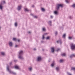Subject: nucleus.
I'll list each match as a JSON object with an SVG mask.
<instances>
[{
    "label": "nucleus",
    "instance_id": "39448f33",
    "mask_svg": "<svg viewBox=\"0 0 75 75\" xmlns=\"http://www.w3.org/2000/svg\"><path fill=\"white\" fill-rule=\"evenodd\" d=\"M21 9V6H18V8H17V9L19 11V10H20Z\"/></svg>",
    "mask_w": 75,
    "mask_h": 75
},
{
    "label": "nucleus",
    "instance_id": "72a5a7b5",
    "mask_svg": "<svg viewBox=\"0 0 75 75\" xmlns=\"http://www.w3.org/2000/svg\"><path fill=\"white\" fill-rule=\"evenodd\" d=\"M57 33H58V32H57V31H56L55 33V35H57Z\"/></svg>",
    "mask_w": 75,
    "mask_h": 75
},
{
    "label": "nucleus",
    "instance_id": "473e14b6",
    "mask_svg": "<svg viewBox=\"0 0 75 75\" xmlns=\"http://www.w3.org/2000/svg\"><path fill=\"white\" fill-rule=\"evenodd\" d=\"M63 62V60H62V59H61L60 60V62Z\"/></svg>",
    "mask_w": 75,
    "mask_h": 75
},
{
    "label": "nucleus",
    "instance_id": "4468645a",
    "mask_svg": "<svg viewBox=\"0 0 75 75\" xmlns=\"http://www.w3.org/2000/svg\"><path fill=\"white\" fill-rule=\"evenodd\" d=\"M51 23H52L51 21H49L48 22V24H49L50 25H51Z\"/></svg>",
    "mask_w": 75,
    "mask_h": 75
},
{
    "label": "nucleus",
    "instance_id": "58836bf2",
    "mask_svg": "<svg viewBox=\"0 0 75 75\" xmlns=\"http://www.w3.org/2000/svg\"><path fill=\"white\" fill-rule=\"evenodd\" d=\"M59 50H60V49H58L57 50V51H59Z\"/></svg>",
    "mask_w": 75,
    "mask_h": 75
},
{
    "label": "nucleus",
    "instance_id": "f8f14e48",
    "mask_svg": "<svg viewBox=\"0 0 75 75\" xmlns=\"http://www.w3.org/2000/svg\"><path fill=\"white\" fill-rule=\"evenodd\" d=\"M14 68H15L16 69H19L18 66H16L14 67Z\"/></svg>",
    "mask_w": 75,
    "mask_h": 75
},
{
    "label": "nucleus",
    "instance_id": "e433bc0d",
    "mask_svg": "<svg viewBox=\"0 0 75 75\" xmlns=\"http://www.w3.org/2000/svg\"><path fill=\"white\" fill-rule=\"evenodd\" d=\"M67 74H68V75H72V74H71L69 73V72H68Z\"/></svg>",
    "mask_w": 75,
    "mask_h": 75
},
{
    "label": "nucleus",
    "instance_id": "864d4df0",
    "mask_svg": "<svg viewBox=\"0 0 75 75\" xmlns=\"http://www.w3.org/2000/svg\"><path fill=\"white\" fill-rule=\"evenodd\" d=\"M0 28H1V27H0Z\"/></svg>",
    "mask_w": 75,
    "mask_h": 75
},
{
    "label": "nucleus",
    "instance_id": "1a4fd4ad",
    "mask_svg": "<svg viewBox=\"0 0 75 75\" xmlns=\"http://www.w3.org/2000/svg\"><path fill=\"white\" fill-rule=\"evenodd\" d=\"M75 57V55L74 54H72L70 56V57L71 58H72L73 57Z\"/></svg>",
    "mask_w": 75,
    "mask_h": 75
},
{
    "label": "nucleus",
    "instance_id": "ea45409f",
    "mask_svg": "<svg viewBox=\"0 0 75 75\" xmlns=\"http://www.w3.org/2000/svg\"><path fill=\"white\" fill-rule=\"evenodd\" d=\"M50 18H53V17H52V16H50Z\"/></svg>",
    "mask_w": 75,
    "mask_h": 75
},
{
    "label": "nucleus",
    "instance_id": "7c9ffc66",
    "mask_svg": "<svg viewBox=\"0 0 75 75\" xmlns=\"http://www.w3.org/2000/svg\"><path fill=\"white\" fill-rule=\"evenodd\" d=\"M72 38L71 37H69V40H71V39H72Z\"/></svg>",
    "mask_w": 75,
    "mask_h": 75
},
{
    "label": "nucleus",
    "instance_id": "c9c22d12",
    "mask_svg": "<svg viewBox=\"0 0 75 75\" xmlns=\"http://www.w3.org/2000/svg\"><path fill=\"white\" fill-rule=\"evenodd\" d=\"M45 38V37H44V35H43L42 39H44Z\"/></svg>",
    "mask_w": 75,
    "mask_h": 75
},
{
    "label": "nucleus",
    "instance_id": "de8ad7c7",
    "mask_svg": "<svg viewBox=\"0 0 75 75\" xmlns=\"http://www.w3.org/2000/svg\"><path fill=\"white\" fill-rule=\"evenodd\" d=\"M34 50H36V49H35V48H34Z\"/></svg>",
    "mask_w": 75,
    "mask_h": 75
},
{
    "label": "nucleus",
    "instance_id": "a19ab883",
    "mask_svg": "<svg viewBox=\"0 0 75 75\" xmlns=\"http://www.w3.org/2000/svg\"><path fill=\"white\" fill-rule=\"evenodd\" d=\"M32 7H33V8L34 7V5H32Z\"/></svg>",
    "mask_w": 75,
    "mask_h": 75
},
{
    "label": "nucleus",
    "instance_id": "6e6552de",
    "mask_svg": "<svg viewBox=\"0 0 75 75\" xmlns=\"http://www.w3.org/2000/svg\"><path fill=\"white\" fill-rule=\"evenodd\" d=\"M9 45L10 47H12L13 46V43L12 42H9Z\"/></svg>",
    "mask_w": 75,
    "mask_h": 75
},
{
    "label": "nucleus",
    "instance_id": "5701e85b",
    "mask_svg": "<svg viewBox=\"0 0 75 75\" xmlns=\"http://www.w3.org/2000/svg\"><path fill=\"white\" fill-rule=\"evenodd\" d=\"M50 37L49 36H47V37L46 38V39L47 40H49V39H50Z\"/></svg>",
    "mask_w": 75,
    "mask_h": 75
},
{
    "label": "nucleus",
    "instance_id": "c756f323",
    "mask_svg": "<svg viewBox=\"0 0 75 75\" xmlns=\"http://www.w3.org/2000/svg\"><path fill=\"white\" fill-rule=\"evenodd\" d=\"M34 18H38V17L37 16H34Z\"/></svg>",
    "mask_w": 75,
    "mask_h": 75
},
{
    "label": "nucleus",
    "instance_id": "a211bd4d",
    "mask_svg": "<svg viewBox=\"0 0 75 75\" xmlns=\"http://www.w3.org/2000/svg\"><path fill=\"white\" fill-rule=\"evenodd\" d=\"M1 54L2 55H5V53H4V52H2L1 53Z\"/></svg>",
    "mask_w": 75,
    "mask_h": 75
},
{
    "label": "nucleus",
    "instance_id": "bb28decb",
    "mask_svg": "<svg viewBox=\"0 0 75 75\" xmlns=\"http://www.w3.org/2000/svg\"><path fill=\"white\" fill-rule=\"evenodd\" d=\"M15 27H16L17 25V22H16L15 23Z\"/></svg>",
    "mask_w": 75,
    "mask_h": 75
},
{
    "label": "nucleus",
    "instance_id": "2f4dec72",
    "mask_svg": "<svg viewBox=\"0 0 75 75\" xmlns=\"http://www.w3.org/2000/svg\"><path fill=\"white\" fill-rule=\"evenodd\" d=\"M13 40H14V41H16V39L15 38H14L13 39Z\"/></svg>",
    "mask_w": 75,
    "mask_h": 75
},
{
    "label": "nucleus",
    "instance_id": "2eb2a0df",
    "mask_svg": "<svg viewBox=\"0 0 75 75\" xmlns=\"http://www.w3.org/2000/svg\"><path fill=\"white\" fill-rule=\"evenodd\" d=\"M56 70L57 71H58L59 70V67H57L56 68Z\"/></svg>",
    "mask_w": 75,
    "mask_h": 75
},
{
    "label": "nucleus",
    "instance_id": "f257e3e1",
    "mask_svg": "<svg viewBox=\"0 0 75 75\" xmlns=\"http://www.w3.org/2000/svg\"><path fill=\"white\" fill-rule=\"evenodd\" d=\"M23 55V50L20 51L19 52V55H18V58H19L20 59H24Z\"/></svg>",
    "mask_w": 75,
    "mask_h": 75
},
{
    "label": "nucleus",
    "instance_id": "09e8293b",
    "mask_svg": "<svg viewBox=\"0 0 75 75\" xmlns=\"http://www.w3.org/2000/svg\"><path fill=\"white\" fill-rule=\"evenodd\" d=\"M31 16H33V14H30Z\"/></svg>",
    "mask_w": 75,
    "mask_h": 75
},
{
    "label": "nucleus",
    "instance_id": "3c124183",
    "mask_svg": "<svg viewBox=\"0 0 75 75\" xmlns=\"http://www.w3.org/2000/svg\"><path fill=\"white\" fill-rule=\"evenodd\" d=\"M48 61H49V62H50V61L49 60Z\"/></svg>",
    "mask_w": 75,
    "mask_h": 75
},
{
    "label": "nucleus",
    "instance_id": "f3484780",
    "mask_svg": "<svg viewBox=\"0 0 75 75\" xmlns=\"http://www.w3.org/2000/svg\"><path fill=\"white\" fill-rule=\"evenodd\" d=\"M71 70H73V71H75V67H72L71 69Z\"/></svg>",
    "mask_w": 75,
    "mask_h": 75
},
{
    "label": "nucleus",
    "instance_id": "c85d7f7f",
    "mask_svg": "<svg viewBox=\"0 0 75 75\" xmlns=\"http://www.w3.org/2000/svg\"><path fill=\"white\" fill-rule=\"evenodd\" d=\"M69 18H70V19H72V17L71 16H69Z\"/></svg>",
    "mask_w": 75,
    "mask_h": 75
},
{
    "label": "nucleus",
    "instance_id": "9b49d317",
    "mask_svg": "<svg viewBox=\"0 0 75 75\" xmlns=\"http://www.w3.org/2000/svg\"><path fill=\"white\" fill-rule=\"evenodd\" d=\"M54 64H55V61H53V63L51 64L52 67H54Z\"/></svg>",
    "mask_w": 75,
    "mask_h": 75
},
{
    "label": "nucleus",
    "instance_id": "a878e982",
    "mask_svg": "<svg viewBox=\"0 0 75 75\" xmlns=\"http://www.w3.org/2000/svg\"><path fill=\"white\" fill-rule=\"evenodd\" d=\"M42 30L43 31H45V28H42Z\"/></svg>",
    "mask_w": 75,
    "mask_h": 75
},
{
    "label": "nucleus",
    "instance_id": "393cba45",
    "mask_svg": "<svg viewBox=\"0 0 75 75\" xmlns=\"http://www.w3.org/2000/svg\"><path fill=\"white\" fill-rule=\"evenodd\" d=\"M29 71H31V70H32V67H30V68H29Z\"/></svg>",
    "mask_w": 75,
    "mask_h": 75
},
{
    "label": "nucleus",
    "instance_id": "20e7f679",
    "mask_svg": "<svg viewBox=\"0 0 75 75\" xmlns=\"http://www.w3.org/2000/svg\"><path fill=\"white\" fill-rule=\"evenodd\" d=\"M70 46L71 47V48L72 50H74L75 49V44H74L71 43L70 44Z\"/></svg>",
    "mask_w": 75,
    "mask_h": 75
},
{
    "label": "nucleus",
    "instance_id": "cd10ccee",
    "mask_svg": "<svg viewBox=\"0 0 75 75\" xmlns=\"http://www.w3.org/2000/svg\"><path fill=\"white\" fill-rule=\"evenodd\" d=\"M65 2H66L67 3H69V1L68 0H65Z\"/></svg>",
    "mask_w": 75,
    "mask_h": 75
},
{
    "label": "nucleus",
    "instance_id": "c03bdc74",
    "mask_svg": "<svg viewBox=\"0 0 75 75\" xmlns=\"http://www.w3.org/2000/svg\"><path fill=\"white\" fill-rule=\"evenodd\" d=\"M3 3H5L6 2H5V1H4Z\"/></svg>",
    "mask_w": 75,
    "mask_h": 75
},
{
    "label": "nucleus",
    "instance_id": "dca6fc26",
    "mask_svg": "<svg viewBox=\"0 0 75 75\" xmlns=\"http://www.w3.org/2000/svg\"><path fill=\"white\" fill-rule=\"evenodd\" d=\"M71 7L73 8H75V4H73L72 5Z\"/></svg>",
    "mask_w": 75,
    "mask_h": 75
},
{
    "label": "nucleus",
    "instance_id": "ddd939ff",
    "mask_svg": "<svg viewBox=\"0 0 75 75\" xmlns=\"http://www.w3.org/2000/svg\"><path fill=\"white\" fill-rule=\"evenodd\" d=\"M65 37H66V34H64L63 35L62 37L64 38H65Z\"/></svg>",
    "mask_w": 75,
    "mask_h": 75
},
{
    "label": "nucleus",
    "instance_id": "f03ea898",
    "mask_svg": "<svg viewBox=\"0 0 75 75\" xmlns=\"http://www.w3.org/2000/svg\"><path fill=\"white\" fill-rule=\"evenodd\" d=\"M7 71H8V72L10 73V74H13V75H16V73L13 72V71H11V70H10V69H9V66H8V65L7 66Z\"/></svg>",
    "mask_w": 75,
    "mask_h": 75
},
{
    "label": "nucleus",
    "instance_id": "4c0bfd02",
    "mask_svg": "<svg viewBox=\"0 0 75 75\" xmlns=\"http://www.w3.org/2000/svg\"><path fill=\"white\" fill-rule=\"evenodd\" d=\"M10 65H11L12 64V62H11L10 63H9Z\"/></svg>",
    "mask_w": 75,
    "mask_h": 75
},
{
    "label": "nucleus",
    "instance_id": "49530a36",
    "mask_svg": "<svg viewBox=\"0 0 75 75\" xmlns=\"http://www.w3.org/2000/svg\"><path fill=\"white\" fill-rule=\"evenodd\" d=\"M44 42L43 41H42L41 42H42V43Z\"/></svg>",
    "mask_w": 75,
    "mask_h": 75
},
{
    "label": "nucleus",
    "instance_id": "37998d69",
    "mask_svg": "<svg viewBox=\"0 0 75 75\" xmlns=\"http://www.w3.org/2000/svg\"><path fill=\"white\" fill-rule=\"evenodd\" d=\"M14 62H16V61H17V60H14Z\"/></svg>",
    "mask_w": 75,
    "mask_h": 75
},
{
    "label": "nucleus",
    "instance_id": "412c9836",
    "mask_svg": "<svg viewBox=\"0 0 75 75\" xmlns=\"http://www.w3.org/2000/svg\"><path fill=\"white\" fill-rule=\"evenodd\" d=\"M41 10L42 11H45V9L44 8H41Z\"/></svg>",
    "mask_w": 75,
    "mask_h": 75
},
{
    "label": "nucleus",
    "instance_id": "9d476101",
    "mask_svg": "<svg viewBox=\"0 0 75 75\" xmlns=\"http://www.w3.org/2000/svg\"><path fill=\"white\" fill-rule=\"evenodd\" d=\"M57 43H58V42H59L60 44H62V42H61V40H58V41H57Z\"/></svg>",
    "mask_w": 75,
    "mask_h": 75
},
{
    "label": "nucleus",
    "instance_id": "a18cd8bd",
    "mask_svg": "<svg viewBox=\"0 0 75 75\" xmlns=\"http://www.w3.org/2000/svg\"><path fill=\"white\" fill-rule=\"evenodd\" d=\"M28 33H31V32H28Z\"/></svg>",
    "mask_w": 75,
    "mask_h": 75
},
{
    "label": "nucleus",
    "instance_id": "603ef678",
    "mask_svg": "<svg viewBox=\"0 0 75 75\" xmlns=\"http://www.w3.org/2000/svg\"><path fill=\"white\" fill-rule=\"evenodd\" d=\"M42 50H43V51H44V50L43 49H42Z\"/></svg>",
    "mask_w": 75,
    "mask_h": 75
},
{
    "label": "nucleus",
    "instance_id": "aec40b11",
    "mask_svg": "<svg viewBox=\"0 0 75 75\" xmlns=\"http://www.w3.org/2000/svg\"><path fill=\"white\" fill-rule=\"evenodd\" d=\"M62 56H65V55H66V54H65V53H63L62 54Z\"/></svg>",
    "mask_w": 75,
    "mask_h": 75
},
{
    "label": "nucleus",
    "instance_id": "4be33fe9",
    "mask_svg": "<svg viewBox=\"0 0 75 75\" xmlns=\"http://www.w3.org/2000/svg\"><path fill=\"white\" fill-rule=\"evenodd\" d=\"M25 11H29V10H28L27 9V8H25Z\"/></svg>",
    "mask_w": 75,
    "mask_h": 75
},
{
    "label": "nucleus",
    "instance_id": "423d86ee",
    "mask_svg": "<svg viewBox=\"0 0 75 75\" xmlns=\"http://www.w3.org/2000/svg\"><path fill=\"white\" fill-rule=\"evenodd\" d=\"M55 50L54 49V47H52L51 49V52H54Z\"/></svg>",
    "mask_w": 75,
    "mask_h": 75
},
{
    "label": "nucleus",
    "instance_id": "79ce46f5",
    "mask_svg": "<svg viewBox=\"0 0 75 75\" xmlns=\"http://www.w3.org/2000/svg\"><path fill=\"white\" fill-rule=\"evenodd\" d=\"M17 41H18V42H20V40H17Z\"/></svg>",
    "mask_w": 75,
    "mask_h": 75
},
{
    "label": "nucleus",
    "instance_id": "f704fd0d",
    "mask_svg": "<svg viewBox=\"0 0 75 75\" xmlns=\"http://www.w3.org/2000/svg\"><path fill=\"white\" fill-rule=\"evenodd\" d=\"M15 48H17V47H18V45H16L15 46Z\"/></svg>",
    "mask_w": 75,
    "mask_h": 75
},
{
    "label": "nucleus",
    "instance_id": "7ed1b4c3",
    "mask_svg": "<svg viewBox=\"0 0 75 75\" xmlns=\"http://www.w3.org/2000/svg\"><path fill=\"white\" fill-rule=\"evenodd\" d=\"M63 7V5L62 4H58L56 6L57 9V10H58L60 7Z\"/></svg>",
    "mask_w": 75,
    "mask_h": 75
},
{
    "label": "nucleus",
    "instance_id": "0eeeda50",
    "mask_svg": "<svg viewBox=\"0 0 75 75\" xmlns=\"http://www.w3.org/2000/svg\"><path fill=\"white\" fill-rule=\"evenodd\" d=\"M41 60V57H38V61H40Z\"/></svg>",
    "mask_w": 75,
    "mask_h": 75
},
{
    "label": "nucleus",
    "instance_id": "8fccbe9b",
    "mask_svg": "<svg viewBox=\"0 0 75 75\" xmlns=\"http://www.w3.org/2000/svg\"><path fill=\"white\" fill-rule=\"evenodd\" d=\"M0 5H2V4H3L2 3H1V4H0Z\"/></svg>",
    "mask_w": 75,
    "mask_h": 75
},
{
    "label": "nucleus",
    "instance_id": "b1692460",
    "mask_svg": "<svg viewBox=\"0 0 75 75\" xmlns=\"http://www.w3.org/2000/svg\"><path fill=\"white\" fill-rule=\"evenodd\" d=\"M3 8V6L1 5H0V9L1 10H2V8Z\"/></svg>",
    "mask_w": 75,
    "mask_h": 75
},
{
    "label": "nucleus",
    "instance_id": "6ab92c4d",
    "mask_svg": "<svg viewBox=\"0 0 75 75\" xmlns=\"http://www.w3.org/2000/svg\"><path fill=\"white\" fill-rule=\"evenodd\" d=\"M54 13L55 14H58V12L57 11H54Z\"/></svg>",
    "mask_w": 75,
    "mask_h": 75
}]
</instances>
